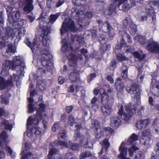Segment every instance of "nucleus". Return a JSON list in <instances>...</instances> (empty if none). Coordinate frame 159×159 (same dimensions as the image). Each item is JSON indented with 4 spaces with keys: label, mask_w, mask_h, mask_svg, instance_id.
I'll use <instances>...</instances> for the list:
<instances>
[{
    "label": "nucleus",
    "mask_w": 159,
    "mask_h": 159,
    "mask_svg": "<svg viewBox=\"0 0 159 159\" xmlns=\"http://www.w3.org/2000/svg\"><path fill=\"white\" fill-rule=\"evenodd\" d=\"M39 108L37 111V116L33 118L30 116L27 120V136L29 137L39 138L41 136V130L39 127L37 126L39 121L41 119L46 117L44 104L40 103Z\"/></svg>",
    "instance_id": "obj_1"
},
{
    "label": "nucleus",
    "mask_w": 159,
    "mask_h": 159,
    "mask_svg": "<svg viewBox=\"0 0 159 159\" xmlns=\"http://www.w3.org/2000/svg\"><path fill=\"white\" fill-rule=\"evenodd\" d=\"M126 90L128 93H129L132 97H134V101H135L136 103L131 108V104H128L125 106V112H124L123 106L121 105L119 110L118 113L119 115L121 116V117L126 121L129 120L134 112H136V108L140 103V92L139 87L136 84H133L131 88L127 87Z\"/></svg>",
    "instance_id": "obj_2"
},
{
    "label": "nucleus",
    "mask_w": 159,
    "mask_h": 159,
    "mask_svg": "<svg viewBox=\"0 0 159 159\" xmlns=\"http://www.w3.org/2000/svg\"><path fill=\"white\" fill-rule=\"evenodd\" d=\"M11 67L12 69L17 72L16 75L14 74L13 75V79L15 81H17V84L20 83L18 80L20 78V76H23L24 70L25 67V64L21 61L20 57L18 56L13 57L12 62L6 60L3 64V70L1 72V74L4 75H7L8 71Z\"/></svg>",
    "instance_id": "obj_3"
},
{
    "label": "nucleus",
    "mask_w": 159,
    "mask_h": 159,
    "mask_svg": "<svg viewBox=\"0 0 159 159\" xmlns=\"http://www.w3.org/2000/svg\"><path fill=\"white\" fill-rule=\"evenodd\" d=\"M50 28L44 26L43 28V34L42 43L44 47H47V49L44 52H40V55L39 56L42 65L48 69H51L52 67V64L50 61L47 59L45 57H48V48L50 43V40L48 38V34L50 33Z\"/></svg>",
    "instance_id": "obj_4"
},
{
    "label": "nucleus",
    "mask_w": 159,
    "mask_h": 159,
    "mask_svg": "<svg viewBox=\"0 0 159 159\" xmlns=\"http://www.w3.org/2000/svg\"><path fill=\"white\" fill-rule=\"evenodd\" d=\"M157 5L159 11V0H154L153 1L150 2L145 11L141 12L139 14V21L143 22L147 20L148 17H151L152 19L151 23L155 25L157 23L156 14L154 8Z\"/></svg>",
    "instance_id": "obj_5"
},
{
    "label": "nucleus",
    "mask_w": 159,
    "mask_h": 159,
    "mask_svg": "<svg viewBox=\"0 0 159 159\" xmlns=\"http://www.w3.org/2000/svg\"><path fill=\"white\" fill-rule=\"evenodd\" d=\"M62 43L61 49L66 52V55L69 60L70 66L75 67L77 65V57L72 53L73 52V48L70 44L66 43L65 39L63 40Z\"/></svg>",
    "instance_id": "obj_6"
},
{
    "label": "nucleus",
    "mask_w": 159,
    "mask_h": 159,
    "mask_svg": "<svg viewBox=\"0 0 159 159\" xmlns=\"http://www.w3.org/2000/svg\"><path fill=\"white\" fill-rule=\"evenodd\" d=\"M112 91L111 88L107 85H105L103 87V89H101L99 91L102 96V102L103 103L105 101L108 102L112 99L113 95ZM93 92L94 94L97 95L99 92V90L97 89H95Z\"/></svg>",
    "instance_id": "obj_7"
},
{
    "label": "nucleus",
    "mask_w": 159,
    "mask_h": 159,
    "mask_svg": "<svg viewBox=\"0 0 159 159\" xmlns=\"http://www.w3.org/2000/svg\"><path fill=\"white\" fill-rule=\"evenodd\" d=\"M14 0H9V2L10 4L12 5L14 3ZM18 0H15V1H18ZM18 6H16V5L18 3H15V7L18 8L20 7H22L23 5L24 6L23 10L25 12L27 13H30L34 9V6L33 5L32 0H25L23 2L24 0H19Z\"/></svg>",
    "instance_id": "obj_8"
},
{
    "label": "nucleus",
    "mask_w": 159,
    "mask_h": 159,
    "mask_svg": "<svg viewBox=\"0 0 159 159\" xmlns=\"http://www.w3.org/2000/svg\"><path fill=\"white\" fill-rule=\"evenodd\" d=\"M79 30H81V29H79L77 27L75 26L74 21L69 18H65L60 30L61 35H63L66 31H70L75 32Z\"/></svg>",
    "instance_id": "obj_9"
},
{
    "label": "nucleus",
    "mask_w": 159,
    "mask_h": 159,
    "mask_svg": "<svg viewBox=\"0 0 159 159\" xmlns=\"http://www.w3.org/2000/svg\"><path fill=\"white\" fill-rule=\"evenodd\" d=\"M124 47V49L126 52H130L136 57L140 60H143L145 56L144 54H143L142 52L139 53L137 52H133L131 50V48L129 46H127L126 45L125 41L123 38L122 39L121 43L120 44H118L116 46L115 48L116 49H121L123 47Z\"/></svg>",
    "instance_id": "obj_10"
},
{
    "label": "nucleus",
    "mask_w": 159,
    "mask_h": 159,
    "mask_svg": "<svg viewBox=\"0 0 159 159\" xmlns=\"http://www.w3.org/2000/svg\"><path fill=\"white\" fill-rule=\"evenodd\" d=\"M71 16L74 19L78 20L79 25L80 28H82L85 26V24L84 21L85 19L83 12L81 11H79L75 8H73L71 10Z\"/></svg>",
    "instance_id": "obj_11"
},
{
    "label": "nucleus",
    "mask_w": 159,
    "mask_h": 159,
    "mask_svg": "<svg viewBox=\"0 0 159 159\" xmlns=\"http://www.w3.org/2000/svg\"><path fill=\"white\" fill-rule=\"evenodd\" d=\"M20 17V12L18 11H15L11 13L10 17H8V20L10 23L14 22L15 25H18L21 26L25 25L26 21L24 20H19Z\"/></svg>",
    "instance_id": "obj_12"
},
{
    "label": "nucleus",
    "mask_w": 159,
    "mask_h": 159,
    "mask_svg": "<svg viewBox=\"0 0 159 159\" xmlns=\"http://www.w3.org/2000/svg\"><path fill=\"white\" fill-rule=\"evenodd\" d=\"M66 132L65 130L61 131L58 134V140L55 141L51 143V145L52 146L59 145L61 147H64L67 143V140L66 139Z\"/></svg>",
    "instance_id": "obj_13"
},
{
    "label": "nucleus",
    "mask_w": 159,
    "mask_h": 159,
    "mask_svg": "<svg viewBox=\"0 0 159 159\" xmlns=\"http://www.w3.org/2000/svg\"><path fill=\"white\" fill-rule=\"evenodd\" d=\"M7 137V134L5 131H3L0 134V139L2 141V142L0 141V147L1 146L2 142H4L6 151L9 153L11 157L14 158L15 156V154L14 153H13L12 150L11 148L7 146V143L5 141Z\"/></svg>",
    "instance_id": "obj_14"
},
{
    "label": "nucleus",
    "mask_w": 159,
    "mask_h": 159,
    "mask_svg": "<svg viewBox=\"0 0 159 159\" xmlns=\"http://www.w3.org/2000/svg\"><path fill=\"white\" fill-rule=\"evenodd\" d=\"M123 24L124 28L127 29L130 33L134 34L137 31L136 25L131 20H128L125 19L123 21Z\"/></svg>",
    "instance_id": "obj_15"
},
{
    "label": "nucleus",
    "mask_w": 159,
    "mask_h": 159,
    "mask_svg": "<svg viewBox=\"0 0 159 159\" xmlns=\"http://www.w3.org/2000/svg\"><path fill=\"white\" fill-rule=\"evenodd\" d=\"M147 48L148 51L152 52L159 53V44L152 39L148 41Z\"/></svg>",
    "instance_id": "obj_16"
},
{
    "label": "nucleus",
    "mask_w": 159,
    "mask_h": 159,
    "mask_svg": "<svg viewBox=\"0 0 159 159\" xmlns=\"http://www.w3.org/2000/svg\"><path fill=\"white\" fill-rule=\"evenodd\" d=\"M74 137L75 140H78L80 141V144L81 145L84 146V147L87 148H91L93 144L91 142H89L88 140L86 139V141H84V137L82 135H81L80 134L79 132H77L75 134Z\"/></svg>",
    "instance_id": "obj_17"
},
{
    "label": "nucleus",
    "mask_w": 159,
    "mask_h": 159,
    "mask_svg": "<svg viewBox=\"0 0 159 159\" xmlns=\"http://www.w3.org/2000/svg\"><path fill=\"white\" fill-rule=\"evenodd\" d=\"M90 127L91 128L95 129L94 131L96 137L97 138H98L102 136V134L101 129L100 127L99 123L97 120L92 119L91 120V125Z\"/></svg>",
    "instance_id": "obj_18"
},
{
    "label": "nucleus",
    "mask_w": 159,
    "mask_h": 159,
    "mask_svg": "<svg viewBox=\"0 0 159 159\" xmlns=\"http://www.w3.org/2000/svg\"><path fill=\"white\" fill-rule=\"evenodd\" d=\"M69 79L72 82L76 81L78 83V85H76L75 89L76 92L79 90L80 88L81 87V81L79 78V75L78 72H73L71 73L70 75Z\"/></svg>",
    "instance_id": "obj_19"
},
{
    "label": "nucleus",
    "mask_w": 159,
    "mask_h": 159,
    "mask_svg": "<svg viewBox=\"0 0 159 159\" xmlns=\"http://www.w3.org/2000/svg\"><path fill=\"white\" fill-rule=\"evenodd\" d=\"M120 154L118 156L119 159H130L129 158L127 157V148L125 147V143L122 142L119 148Z\"/></svg>",
    "instance_id": "obj_20"
},
{
    "label": "nucleus",
    "mask_w": 159,
    "mask_h": 159,
    "mask_svg": "<svg viewBox=\"0 0 159 159\" xmlns=\"http://www.w3.org/2000/svg\"><path fill=\"white\" fill-rule=\"evenodd\" d=\"M37 39H34L33 42L31 43L28 39L25 40V42L27 45L31 49L33 52H36L39 46V44L37 43Z\"/></svg>",
    "instance_id": "obj_21"
},
{
    "label": "nucleus",
    "mask_w": 159,
    "mask_h": 159,
    "mask_svg": "<svg viewBox=\"0 0 159 159\" xmlns=\"http://www.w3.org/2000/svg\"><path fill=\"white\" fill-rule=\"evenodd\" d=\"M101 109L103 116L107 117L110 116L112 111L111 106L108 104H106L102 106Z\"/></svg>",
    "instance_id": "obj_22"
},
{
    "label": "nucleus",
    "mask_w": 159,
    "mask_h": 159,
    "mask_svg": "<svg viewBox=\"0 0 159 159\" xmlns=\"http://www.w3.org/2000/svg\"><path fill=\"white\" fill-rule=\"evenodd\" d=\"M36 93L35 91L34 90H33L30 92V98H28V101L29 103L28 105V112L29 113H32L35 110V109L34 107V106L33 104V97Z\"/></svg>",
    "instance_id": "obj_23"
},
{
    "label": "nucleus",
    "mask_w": 159,
    "mask_h": 159,
    "mask_svg": "<svg viewBox=\"0 0 159 159\" xmlns=\"http://www.w3.org/2000/svg\"><path fill=\"white\" fill-rule=\"evenodd\" d=\"M149 123V119L147 118L144 120H141L136 123V126L139 129H141L146 127Z\"/></svg>",
    "instance_id": "obj_24"
},
{
    "label": "nucleus",
    "mask_w": 159,
    "mask_h": 159,
    "mask_svg": "<svg viewBox=\"0 0 159 159\" xmlns=\"http://www.w3.org/2000/svg\"><path fill=\"white\" fill-rule=\"evenodd\" d=\"M98 23L99 24V30L100 31H103L107 33L110 27L109 23L107 22L103 23L102 21L100 20H97Z\"/></svg>",
    "instance_id": "obj_25"
},
{
    "label": "nucleus",
    "mask_w": 159,
    "mask_h": 159,
    "mask_svg": "<svg viewBox=\"0 0 159 159\" xmlns=\"http://www.w3.org/2000/svg\"><path fill=\"white\" fill-rule=\"evenodd\" d=\"M12 79L6 81L4 78L0 76V90H3L6 89L8 86L11 85L12 84Z\"/></svg>",
    "instance_id": "obj_26"
},
{
    "label": "nucleus",
    "mask_w": 159,
    "mask_h": 159,
    "mask_svg": "<svg viewBox=\"0 0 159 159\" xmlns=\"http://www.w3.org/2000/svg\"><path fill=\"white\" fill-rule=\"evenodd\" d=\"M0 126H3L6 129L9 130L10 131L11 130L12 128V125L11 123L0 117Z\"/></svg>",
    "instance_id": "obj_27"
},
{
    "label": "nucleus",
    "mask_w": 159,
    "mask_h": 159,
    "mask_svg": "<svg viewBox=\"0 0 159 159\" xmlns=\"http://www.w3.org/2000/svg\"><path fill=\"white\" fill-rule=\"evenodd\" d=\"M121 120L118 116L113 117L111 118L110 121V125L113 128H116L120 125Z\"/></svg>",
    "instance_id": "obj_28"
},
{
    "label": "nucleus",
    "mask_w": 159,
    "mask_h": 159,
    "mask_svg": "<svg viewBox=\"0 0 159 159\" xmlns=\"http://www.w3.org/2000/svg\"><path fill=\"white\" fill-rule=\"evenodd\" d=\"M117 89L119 91H121L124 87V83L121 81V79L120 78L117 79L115 83Z\"/></svg>",
    "instance_id": "obj_29"
},
{
    "label": "nucleus",
    "mask_w": 159,
    "mask_h": 159,
    "mask_svg": "<svg viewBox=\"0 0 159 159\" xmlns=\"http://www.w3.org/2000/svg\"><path fill=\"white\" fill-rule=\"evenodd\" d=\"M138 139V136L134 133H133L128 139L126 143L128 145H129L133 142L137 140Z\"/></svg>",
    "instance_id": "obj_30"
},
{
    "label": "nucleus",
    "mask_w": 159,
    "mask_h": 159,
    "mask_svg": "<svg viewBox=\"0 0 159 159\" xmlns=\"http://www.w3.org/2000/svg\"><path fill=\"white\" fill-rule=\"evenodd\" d=\"M137 64L139 66L136 65V66L138 69H139L138 72H139V75L138 76V77H139L140 81L142 82L143 81V79L144 77V75H141L142 73V70H141V68L142 67V65L141 63V61H139L137 62Z\"/></svg>",
    "instance_id": "obj_31"
},
{
    "label": "nucleus",
    "mask_w": 159,
    "mask_h": 159,
    "mask_svg": "<svg viewBox=\"0 0 159 159\" xmlns=\"http://www.w3.org/2000/svg\"><path fill=\"white\" fill-rule=\"evenodd\" d=\"M46 70L43 68H40L37 70V74H34V78L36 80L39 77L41 76L42 75H44L46 72Z\"/></svg>",
    "instance_id": "obj_32"
},
{
    "label": "nucleus",
    "mask_w": 159,
    "mask_h": 159,
    "mask_svg": "<svg viewBox=\"0 0 159 159\" xmlns=\"http://www.w3.org/2000/svg\"><path fill=\"white\" fill-rule=\"evenodd\" d=\"M65 147L73 150H77L80 147V146L75 143H72L69 141L68 143H67L66 145L64 146Z\"/></svg>",
    "instance_id": "obj_33"
},
{
    "label": "nucleus",
    "mask_w": 159,
    "mask_h": 159,
    "mask_svg": "<svg viewBox=\"0 0 159 159\" xmlns=\"http://www.w3.org/2000/svg\"><path fill=\"white\" fill-rule=\"evenodd\" d=\"M150 130L149 129H146L143 132H140L139 133V136L140 138H147V137L150 136Z\"/></svg>",
    "instance_id": "obj_34"
},
{
    "label": "nucleus",
    "mask_w": 159,
    "mask_h": 159,
    "mask_svg": "<svg viewBox=\"0 0 159 159\" xmlns=\"http://www.w3.org/2000/svg\"><path fill=\"white\" fill-rule=\"evenodd\" d=\"M25 150H23L22 152L21 153V159H26L27 158L28 159H33L34 158V155L30 152L27 154L26 156H25Z\"/></svg>",
    "instance_id": "obj_35"
},
{
    "label": "nucleus",
    "mask_w": 159,
    "mask_h": 159,
    "mask_svg": "<svg viewBox=\"0 0 159 159\" xmlns=\"http://www.w3.org/2000/svg\"><path fill=\"white\" fill-rule=\"evenodd\" d=\"M140 143L144 145H148L150 144L151 138L149 137L147 138H140Z\"/></svg>",
    "instance_id": "obj_36"
},
{
    "label": "nucleus",
    "mask_w": 159,
    "mask_h": 159,
    "mask_svg": "<svg viewBox=\"0 0 159 159\" xmlns=\"http://www.w3.org/2000/svg\"><path fill=\"white\" fill-rule=\"evenodd\" d=\"M50 150L49 152V156H52L56 154L58 152V150L54 148V146H52L51 144L50 145Z\"/></svg>",
    "instance_id": "obj_37"
},
{
    "label": "nucleus",
    "mask_w": 159,
    "mask_h": 159,
    "mask_svg": "<svg viewBox=\"0 0 159 159\" xmlns=\"http://www.w3.org/2000/svg\"><path fill=\"white\" fill-rule=\"evenodd\" d=\"M60 15L59 13H57L55 14H52L50 16L49 22L52 24L54 23Z\"/></svg>",
    "instance_id": "obj_38"
},
{
    "label": "nucleus",
    "mask_w": 159,
    "mask_h": 159,
    "mask_svg": "<svg viewBox=\"0 0 159 159\" xmlns=\"http://www.w3.org/2000/svg\"><path fill=\"white\" fill-rule=\"evenodd\" d=\"M138 148L135 146H132L130 148L128 149V152L129 156L130 157H132L135 151L138 150Z\"/></svg>",
    "instance_id": "obj_39"
},
{
    "label": "nucleus",
    "mask_w": 159,
    "mask_h": 159,
    "mask_svg": "<svg viewBox=\"0 0 159 159\" xmlns=\"http://www.w3.org/2000/svg\"><path fill=\"white\" fill-rule=\"evenodd\" d=\"M8 48L6 54H8L9 53H14L16 52V49L13 46L12 44H8Z\"/></svg>",
    "instance_id": "obj_40"
},
{
    "label": "nucleus",
    "mask_w": 159,
    "mask_h": 159,
    "mask_svg": "<svg viewBox=\"0 0 159 159\" xmlns=\"http://www.w3.org/2000/svg\"><path fill=\"white\" fill-rule=\"evenodd\" d=\"M107 33H108V35L109 37H113L115 35V31L114 29L110 26Z\"/></svg>",
    "instance_id": "obj_41"
},
{
    "label": "nucleus",
    "mask_w": 159,
    "mask_h": 159,
    "mask_svg": "<svg viewBox=\"0 0 159 159\" xmlns=\"http://www.w3.org/2000/svg\"><path fill=\"white\" fill-rule=\"evenodd\" d=\"M117 60L120 61L128 60V58L121 54H119L117 56Z\"/></svg>",
    "instance_id": "obj_42"
},
{
    "label": "nucleus",
    "mask_w": 159,
    "mask_h": 159,
    "mask_svg": "<svg viewBox=\"0 0 159 159\" xmlns=\"http://www.w3.org/2000/svg\"><path fill=\"white\" fill-rule=\"evenodd\" d=\"M68 123L70 126H72L75 123V120L72 115H70L68 117Z\"/></svg>",
    "instance_id": "obj_43"
},
{
    "label": "nucleus",
    "mask_w": 159,
    "mask_h": 159,
    "mask_svg": "<svg viewBox=\"0 0 159 159\" xmlns=\"http://www.w3.org/2000/svg\"><path fill=\"white\" fill-rule=\"evenodd\" d=\"M138 39V41L141 44H144L145 42V39L144 37L139 35L136 37V39Z\"/></svg>",
    "instance_id": "obj_44"
},
{
    "label": "nucleus",
    "mask_w": 159,
    "mask_h": 159,
    "mask_svg": "<svg viewBox=\"0 0 159 159\" xmlns=\"http://www.w3.org/2000/svg\"><path fill=\"white\" fill-rule=\"evenodd\" d=\"M0 99H1V102L2 103H4L6 104L9 103V101L7 98H5L4 95H2L0 97Z\"/></svg>",
    "instance_id": "obj_45"
},
{
    "label": "nucleus",
    "mask_w": 159,
    "mask_h": 159,
    "mask_svg": "<svg viewBox=\"0 0 159 159\" xmlns=\"http://www.w3.org/2000/svg\"><path fill=\"white\" fill-rule=\"evenodd\" d=\"M75 5L80 6L84 4V0H72Z\"/></svg>",
    "instance_id": "obj_46"
},
{
    "label": "nucleus",
    "mask_w": 159,
    "mask_h": 159,
    "mask_svg": "<svg viewBox=\"0 0 159 159\" xmlns=\"http://www.w3.org/2000/svg\"><path fill=\"white\" fill-rule=\"evenodd\" d=\"M156 119H155L152 126L155 128V131L156 132L159 134V124L158 125L156 124Z\"/></svg>",
    "instance_id": "obj_47"
},
{
    "label": "nucleus",
    "mask_w": 159,
    "mask_h": 159,
    "mask_svg": "<svg viewBox=\"0 0 159 159\" xmlns=\"http://www.w3.org/2000/svg\"><path fill=\"white\" fill-rule=\"evenodd\" d=\"M132 8L131 6L129 4L125 3L124 4L122 7V10L125 11H128Z\"/></svg>",
    "instance_id": "obj_48"
},
{
    "label": "nucleus",
    "mask_w": 159,
    "mask_h": 159,
    "mask_svg": "<svg viewBox=\"0 0 159 159\" xmlns=\"http://www.w3.org/2000/svg\"><path fill=\"white\" fill-rule=\"evenodd\" d=\"M103 147L105 148V150H107V148L109 147V143L108 142L107 139H105L103 142Z\"/></svg>",
    "instance_id": "obj_49"
},
{
    "label": "nucleus",
    "mask_w": 159,
    "mask_h": 159,
    "mask_svg": "<svg viewBox=\"0 0 159 159\" xmlns=\"http://www.w3.org/2000/svg\"><path fill=\"white\" fill-rule=\"evenodd\" d=\"M152 84L153 86H155L159 89V81H157L156 80L152 79Z\"/></svg>",
    "instance_id": "obj_50"
},
{
    "label": "nucleus",
    "mask_w": 159,
    "mask_h": 159,
    "mask_svg": "<svg viewBox=\"0 0 159 159\" xmlns=\"http://www.w3.org/2000/svg\"><path fill=\"white\" fill-rule=\"evenodd\" d=\"M91 155V153L90 152H85L84 153H82L80 155V159L86 157H89Z\"/></svg>",
    "instance_id": "obj_51"
},
{
    "label": "nucleus",
    "mask_w": 159,
    "mask_h": 159,
    "mask_svg": "<svg viewBox=\"0 0 159 159\" xmlns=\"http://www.w3.org/2000/svg\"><path fill=\"white\" fill-rule=\"evenodd\" d=\"M143 154L142 152H139V153L135 155L134 159H143Z\"/></svg>",
    "instance_id": "obj_52"
},
{
    "label": "nucleus",
    "mask_w": 159,
    "mask_h": 159,
    "mask_svg": "<svg viewBox=\"0 0 159 159\" xmlns=\"http://www.w3.org/2000/svg\"><path fill=\"white\" fill-rule=\"evenodd\" d=\"M13 8L9 6H7L6 8V10L8 15V17H10L11 14V12L12 11Z\"/></svg>",
    "instance_id": "obj_53"
},
{
    "label": "nucleus",
    "mask_w": 159,
    "mask_h": 159,
    "mask_svg": "<svg viewBox=\"0 0 159 159\" xmlns=\"http://www.w3.org/2000/svg\"><path fill=\"white\" fill-rule=\"evenodd\" d=\"M128 0H115V3L116 4L118 7L121 4L125 2Z\"/></svg>",
    "instance_id": "obj_54"
},
{
    "label": "nucleus",
    "mask_w": 159,
    "mask_h": 159,
    "mask_svg": "<svg viewBox=\"0 0 159 159\" xmlns=\"http://www.w3.org/2000/svg\"><path fill=\"white\" fill-rule=\"evenodd\" d=\"M65 158V159H76L72 154L70 153H67Z\"/></svg>",
    "instance_id": "obj_55"
},
{
    "label": "nucleus",
    "mask_w": 159,
    "mask_h": 159,
    "mask_svg": "<svg viewBox=\"0 0 159 159\" xmlns=\"http://www.w3.org/2000/svg\"><path fill=\"white\" fill-rule=\"evenodd\" d=\"M59 127V123L57 122L55 123L52 127V130L53 132H55L58 129Z\"/></svg>",
    "instance_id": "obj_56"
},
{
    "label": "nucleus",
    "mask_w": 159,
    "mask_h": 159,
    "mask_svg": "<svg viewBox=\"0 0 159 159\" xmlns=\"http://www.w3.org/2000/svg\"><path fill=\"white\" fill-rule=\"evenodd\" d=\"M96 75L95 73L91 74L88 77V82H90L96 77Z\"/></svg>",
    "instance_id": "obj_57"
},
{
    "label": "nucleus",
    "mask_w": 159,
    "mask_h": 159,
    "mask_svg": "<svg viewBox=\"0 0 159 159\" xmlns=\"http://www.w3.org/2000/svg\"><path fill=\"white\" fill-rule=\"evenodd\" d=\"M104 130L106 133L108 132L111 134L113 133L114 131V130L112 128L109 127L105 128L104 129Z\"/></svg>",
    "instance_id": "obj_58"
},
{
    "label": "nucleus",
    "mask_w": 159,
    "mask_h": 159,
    "mask_svg": "<svg viewBox=\"0 0 159 159\" xmlns=\"http://www.w3.org/2000/svg\"><path fill=\"white\" fill-rule=\"evenodd\" d=\"M121 75L122 77L124 79L127 77V69H125L122 72Z\"/></svg>",
    "instance_id": "obj_59"
},
{
    "label": "nucleus",
    "mask_w": 159,
    "mask_h": 159,
    "mask_svg": "<svg viewBox=\"0 0 159 159\" xmlns=\"http://www.w3.org/2000/svg\"><path fill=\"white\" fill-rule=\"evenodd\" d=\"M81 39V37L80 36L76 35L74 36V38L72 39V41H76L79 42H80Z\"/></svg>",
    "instance_id": "obj_60"
},
{
    "label": "nucleus",
    "mask_w": 159,
    "mask_h": 159,
    "mask_svg": "<svg viewBox=\"0 0 159 159\" xmlns=\"http://www.w3.org/2000/svg\"><path fill=\"white\" fill-rule=\"evenodd\" d=\"M73 107L72 106H67L66 107V111L68 113H69L72 111Z\"/></svg>",
    "instance_id": "obj_61"
},
{
    "label": "nucleus",
    "mask_w": 159,
    "mask_h": 159,
    "mask_svg": "<svg viewBox=\"0 0 159 159\" xmlns=\"http://www.w3.org/2000/svg\"><path fill=\"white\" fill-rule=\"evenodd\" d=\"M98 101V99L97 98L94 97L91 100V103L92 104H96Z\"/></svg>",
    "instance_id": "obj_62"
},
{
    "label": "nucleus",
    "mask_w": 159,
    "mask_h": 159,
    "mask_svg": "<svg viewBox=\"0 0 159 159\" xmlns=\"http://www.w3.org/2000/svg\"><path fill=\"white\" fill-rule=\"evenodd\" d=\"M106 79L109 82H110L111 84H112L114 82V80H113L112 78V77L110 75H108L106 77Z\"/></svg>",
    "instance_id": "obj_63"
},
{
    "label": "nucleus",
    "mask_w": 159,
    "mask_h": 159,
    "mask_svg": "<svg viewBox=\"0 0 159 159\" xmlns=\"http://www.w3.org/2000/svg\"><path fill=\"white\" fill-rule=\"evenodd\" d=\"M155 150L156 151V153L159 155V143H157L155 148Z\"/></svg>",
    "instance_id": "obj_64"
}]
</instances>
